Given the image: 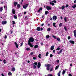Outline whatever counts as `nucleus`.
Masks as SVG:
<instances>
[{
    "label": "nucleus",
    "instance_id": "nucleus-1",
    "mask_svg": "<svg viewBox=\"0 0 76 76\" xmlns=\"http://www.w3.org/2000/svg\"><path fill=\"white\" fill-rule=\"evenodd\" d=\"M34 41V39L32 37H31L28 40V43L33 42Z\"/></svg>",
    "mask_w": 76,
    "mask_h": 76
},
{
    "label": "nucleus",
    "instance_id": "nucleus-2",
    "mask_svg": "<svg viewBox=\"0 0 76 76\" xmlns=\"http://www.w3.org/2000/svg\"><path fill=\"white\" fill-rule=\"evenodd\" d=\"M45 66L47 67L46 69L47 70H50V67L51 66V65L46 64H45Z\"/></svg>",
    "mask_w": 76,
    "mask_h": 76
},
{
    "label": "nucleus",
    "instance_id": "nucleus-3",
    "mask_svg": "<svg viewBox=\"0 0 76 76\" xmlns=\"http://www.w3.org/2000/svg\"><path fill=\"white\" fill-rule=\"evenodd\" d=\"M52 37L53 38H54V39H57V41H59V42H60V41L61 40H60V38H57V37L56 36H54V35H53Z\"/></svg>",
    "mask_w": 76,
    "mask_h": 76
},
{
    "label": "nucleus",
    "instance_id": "nucleus-4",
    "mask_svg": "<svg viewBox=\"0 0 76 76\" xmlns=\"http://www.w3.org/2000/svg\"><path fill=\"white\" fill-rule=\"evenodd\" d=\"M38 64V63L37 62H35L34 64L33 67L34 69H36L37 68V66H37V65Z\"/></svg>",
    "mask_w": 76,
    "mask_h": 76
},
{
    "label": "nucleus",
    "instance_id": "nucleus-5",
    "mask_svg": "<svg viewBox=\"0 0 76 76\" xmlns=\"http://www.w3.org/2000/svg\"><path fill=\"white\" fill-rule=\"evenodd\" d=\"M57 16L56 15H54L53 17V20H54L55 21V20H57Z\"/></svg>",
    "mask_w": 76,
    "mask_h": 76
},
{
    "label": "nucleus",
    "instance_id": "nucleus-6",
    "mask_svg": "<svg viewBox=\"0 0 76 76\" xmlns=\"http://www.w3.org/2000/svg\"><path fill=\"white\" fill-rule=\"evenodd\" d=\"M46 9L48 10H51V7L50 6H46Z\"/></svg>",
    "mask_w": 76,
    "mask_h": 76
},
{
    "label": "nucleus",
    "instance_id": "nucleus-7",
    "mask_svg": "<svg viewBox=\"0 0 76 76\" xmlns=\"http://www.w3.org/2000/svg\"><path fill=\"white\" fill-rule=\"evenodd\" d=\"M7 24V21H3L2 22V25H6Z\"/></svg>",
    "mask_w": 76,
    "mask_h": 76
},
{
    "label": "nucleus",
    "instance_id": "nucleus-8",
    "mask_svg": "<svg viewBox=\"0 0 76 76\" xmlns=\"http://www.w3.org/2000/svg\"><path fill=\"white\" fill-rule=\"evenodd\" d=\"M28 6V4H26V5H23V9H26V8L27 7V6Z\"/></svg>",
    "mask_w": 76,
    "mask_h": 76
},
{
    "label": "nucleus",
    "instance_id": "nucleus-9",
    "mask_svg": "<svg viewBox=\"0 0 76 76\" xmlns=\"http://www.w3.org/2000/svg\"><path fill=\"white\" fill-rule=\"evenodd\" d=\"M12 12L13 14H14V15H15V14L16 13V11H15V10L14 9H12Z\"/></svg>",
    "mask_w": 76,
    "mask_h": 76
},
{
    "label": "nucleus",
    "instance_id": "nucleus-10",
    "mask_svg": "<svg viewBox=\"0 0 76 76\" xmlns=\"http://www.w3.org/2000/svg\"><path fill=\"white\" fill-rule=\"evenodd\" d=\"M28 45H29L30 47H33V45H32V44L31 43L28 42Z\"/></svg>",
    "mask_w": 76,
    "mask_h": 76
},
{
    "label": "nucleus",
    "instance_id": "nucleus-11",
    "mask_svg": "<svg viewBox=\"0 0 76 76\" xmlns=\"http://www.w3.org/2000/svg\"><path fill=\"white\" fill-rule=\"evenodd\" d=\"M18 4V2H16V1L14 2V6L15 7H16V5H17V4Z\"/></svg>",
    "mask_w": 76,
    "mask_h": 76
},
{
    "label": "nucleus",
    "instance_id": "nucleus-12",
    "mask_svg": "<svg viewBox=\"0 0 76 76\" xmlns=\"http://www.w3.org/2000/svg\"><path fill=\"white\" fill-rule=\"evenodd\" d=\"M14 44L16 46V48H18V45L17 44V43L15 42Z\"/></svg>",
    "mask_w": 76,
    "mask_h": 76
},
{
    "label": "nucleus",
    "instance_id": "nucleus-13",
    "mask_svg": "<svg viewBox=\"0 0 76 76\" xmlns=\"http://www.w3.org/2000/svg\"><path fill=\"white\" fill-rule=\"evenodd\" d=\"M41 64L40 63V62H39L38 64L37 65V67H38V68L39 69L40 67V66H41Z\"/></svg>",
    "mask_w": 76,
    "mask_h": 76
},
{
    "label": "nucleus",
    "instance_id": "nucleus-14",
    "mask_svg": "<svg viewBox=\"0 0 76 76\" xmlns=\"http://www.w3.org/2000/svg\"><path fill=\"white\" fill-rule=\"evenodd\" d=\"M69 42H70V43H71V44H73L75 43V42L73 40H70L69 41Z\"/></svg>",
    "mask_w": 76,
    "mask_h": 76
},
{
    "label": "nucleus",
    "instance_id": "nucleus-15",
    "mask_svg": "<svg viewBox=\"0 0 76 76\" xmlns=\"http://www.w3.org/2000/svg\"><path fill=\"white\" fill-rule=\"evenodd\" d=\"M42 7H40L39 9V10H38V12H40L41 11H42Z\"/></svg>",
    "mask_w": 76,
    "mask_h": 76
},
{
    "label": "nucleus",
    "instance_id": "nucleus-16",
    "mask_svg": "<svg viewBox=\"0 0 76 76\" xmlns=\"http://www.w3.org/2000/svg\"><path fill=\"white\" fill-rule=\"evenodd\" d=\"M74 37H75L76 38V30L74 31Z\"/></svg>",
    "mask_w": 76,
    "mask_h": 76
},
{
    "label": "nucleus",
    "instance_id": "nucleus-17",
    "mask_svg": "<svg viewBox=\"0 0 76 76\" xmlns=\"http://www.w3.org/2000/svg\"><path fill=\"white\" fill-rule=\"evenodd\" d=\"M54 46H52L50 48V50H54Z\"/></svg>",
    "mask_w": 76,
    "mask_h": 76
},
{
    "label": "nucleus",
    "instance_id": "nucleus-18",
    "mask_svg": "<svg viewBox=\"0 0 76 76\" xmlns=\"http://www.w3.org/2000/svg\"><path fill=\"white\" fill-rule=\"evenodd\" d=\"M37 31H39L41 30V28L39 27H38L37 28Z\"/></svg>",
    "mask_w": 76,
    "mask_h": 76
},
{
    "label": "nucleus",
    "instance_id": "nucleus-19",
    "mask_svg": "<svg viewBox=\"0 0 76 76\" xmlns=\"http://www.w3.org/2000/svg\"><path fill=\"white\" fill-rule=\"evenodd\" d=\"M50 5H52V6H54L55 4L51 2H50Z\"/></svg>",
    "mask_w": 76,
    "mask_h": 76
},
{
    "label": "nucleus",
    "instance_id": "nucleus-20",
    "mask_svg": "<svg viewBox=\"0 0 76 76\" xmlns=\"http://www.w3.org/2000/svg\"><path fill=\"white\" fill-rule=\"evenodd\" d=\"M17 7H18V9H19V8H20V4H17Z\"/></svg>",
    "mask_w": 76,
    "mask_h": 76
},
{
    "label": "nucleus",
    "instance_id": "nucleus-21",
    "mask_svg": "<svg viewBox=\"0 0 76 76\" xmlns=\"http://www.w3.org/2000/svg\"><path fill=\"white\" fill-rule=\"evenodd\" d=\"M72 7L74 9H75V8L76 7V4L74 5L73 6H72Z\"/></svg>",
    "mask_w": 76,
    "mask_h": 76
},
{
    "label": "nucleus",
    "instance_id": "nucleus-22",
    "mask_svg": "<svg viewBox=\"0 0 76 76\" xmlns=\"http://www.w3.org/2000/svg\"><path fill=\"white\" fill-rule=\"evenodd\" d=\"M64 8H65V7L63 5L61 7L62 10H63L64 9Z\"/></svg>",
    "mask_w": 76,
    "mask_h": 76
},
{
    "label": "nucleus",
    "instance_id": "nucleus-23",
    "mask_svg": "<svg viewBox=\"0 0 76 76\" xmlns=\"http://www.w3.org/2000/svg\"><path fill=\"white\" fill-rule=\"evenodd\" d=\"M56 23H53V25L54 27H55V28H56Z\"/></svg>",
    "mask_w": 76,
    "mask_h": 76
},
{
    "label": "nucleus",
    "instance_id": "nucleus-24",
    "mask_svg": "<svg viewBox=\"0 0 76 76\" xmlns=\"http://www.w3.org/2000/svg\"><path fill=\"white\" fill-rule=\"evenodd\" d=\"M50 37V36L49 35H47L46 36V38L47 39H48Z\"/></svg>",
    "mask_w": 76,
    "mask_h": 76
},
{
    "label": "nucleus",
    "instance_id": "nucleus-25",
    "mask_svg": "<svg viewBox=\"0 0 76 76\" xmlns=\"http://www.w3.org/2000/svg\"><path fill=\"white\" fill-rule=\"evenodd\" d=\"M3 11V7H1L0 8V12H2Z\"/></svg>",
    "mask_w": 76,
    "mask_h": 76
},
{
    "label": "nucleus",
    "instance_id": "nucleus-26",
    "mask_svg": "<svg viewBox=\"0 0 76 76\" xmlns=\"http://www.w3.org/2000/svg\"><path fill=\"white\" fill-rule=\"evenodd\" d=\"M62 51H63V49H62L61 50H60L59 52L58 53V54H60V53H61V52H62Z\"/></svg>",
    "mask_w": 76,
    "mask_h": 76
},
{
    "label": "nucleus",
    "instance_id": "nucleus-27",
    "mask_svg": "<svg viewBox=\"0 0 76 76\" xmlns=\"http://www.w3.org/2000/svg\"><path fill=\"white\" fill-rule=\"evenodd\" d=\"M58 67H59V66L58 65L57 66H56L55 68V70H57L58 69Z\"/></svg>",
    "mask_w": 76,
    "mask_h": 76
},
{
    "label": "nucleus",
    "instance_id": "nucleus-28",
    "mask_svg": "<svg viewBox=\"0 0 76 76\" xmlns=\"http://www.w3.org/2000/svg\"><path fill=\"white\" fill-rule=\"evenodd\" d=\"M38 47V45H36L34 46V48H37Z\"/></svg>",
    "mask_w": 76,
    "mask_h": 76
},
{
    "label": "nucleus",
    "instance_id": "nucleus-29",
    "mask_svg": "<svg viewBox=\"0 0 76 76\" xmlns=\"http://www.w3.org/2000/svg\"><path fill=\"white\" fill-rule=\"evenodd\" d=\"M48 13H49V12L48 11H46L45 12V15H47Z\"/></svg>",
    "mask_w": 76,
    "mask_h": 76
},
{
    "label": "nucleus",
    "instance_id": "nucleus-30",
    "mask_svg": "<svg viewBox=\"0 0 76 76\" xmlns=\"http://www.w3.org/2000/svg\"><path fill=\"white\" fill-rule=\"evenodd\" d=\"M25 20H28V16H26L25 17Z\"/></svg>",
    "mask_w": 76,
    "mask_h": 76
},
{
    "label": "nucleus",
    "instance_id": "nucleus-31",
    "mask_svg": "<svg viewBox=\"0 0 76 76\" xmlns=\"http://www.w3.org/2000/svg\"><path fill=\"white\" fill-rule=\"evenodd\" d=\"M61 73V71H60L58 73V76H60V73Z\"/></svg>",
    "mask_w": 76,
    "mask_h": 76
},
{
    "label": "nucleus",
    "instance_id": "nucleus-32",
    "mask_svg": "<svg viewBox=\"0 0 76 76\" xmlns=\"http://www.w3.org/2000/svg\"><path fill=\"white\" fill-rule=\"evenodd\" d=\"M3 62L4 63V64H6V63H7V61H6V60L5 59L4 60Z\"/></svg>",
    "mask_w": 76,
    "mask_h": 76
},
{
    "label": "nucleus",
    "instance_id": "nucleus-33",
    "mask_svg": "<svg viewBox=\"0 0 76 76\" xmlns=\"http://www.w3.org/2000/svg\"><path fill=\"white\" fill-rule=\"evenodd\" d=\"M59 27H61V26H62V23H60L59 25Z\"/></svg>",
    "mask_w": 76,
    "mask_h": 76
},
{
    "label": "nucleus",
    "instance_id": "nucleus-34",
    "mask_svg": "<svg viewBox=\"0 0 76 76\" xmlns=\"http://www.w3.org/2000/svg\"><path fill=\"white\" fill-rule=\"evenodd\" d=\"M66 73V71L64 70H63L62 72V75H64Z\"/></svg>",
    "mask_w": 76,
    "mask_h": 76
},
{
    "label": "nucleus",
    "instance_id": "nucleus-35",
    "mask_svg": "<svg viewBox=\"0 0 76 76\" xmlns=\"http://www.w3.org/2000/svg\"><path fill=\"white\" fill-rule=\"evenodd\" d=\"M12 71H13V72H14L15 70V68L14 67L12 68Z\"/></svg>",
    "mask_w": 76,
    "mask_h": 76
},
{
    "label": "nucleus",
    "instance_id": "nucleus-36",
    "mask_svg": "<svg viewBox=\"0 0 76 76\" xmlns=\"http://www.w3.org/2000/svg\"><path fill=\"white\" fill-rule=\"evenodd\" d=\"M50 30H51V28H49L47 29L48 31H50Z\"/></svg>",
    "mask_w": 76,
    "mask_h": 76
},
{
    "label": "nucleus",
    "instance_id": "nucleus-37",
    "mask_svg": "<svg viewBox=\"0 0 76 76\" xmlns=\"http://www.w3.org/2000/svg\"><path fill=\"white\" fill-rule=\"evenodd\" d=\"M60 50V48L59 47H58L56 49V50H57L58 51H59Z\"/></svg>",
    "mask_w": 76,
    "mask_h": 76
},
{
    "label": "nucleus",
    "instance_id": "nucleus-38",
    "mask_svg": "<svg viewBox=\"0 0 76 76\" xmlns=\"http://www.w3.org/2000/svg\"><path fill=\"white\" fill-rule=\"evenodd\" d=\"M8 75L9 76H11V75H12V73L9 72L8 73Z\"/></svg>",
    "mask_w": 76,
    "mask_h": 76
},
{
    "label": "nucleus",
    "instance_id": "nucleus-39",
    "mask_svg": "<svg viewBox=\"0 0 76 76\" xmlns=\"http://www.w3.org/2000/svg\"><path fill=\"white\" fill-rule=\"evenodd\" d=\"M64 20L65 22H67V18L65 17L64 18Z\"/></svg>",
    "mask_w": 76,
    "mask_h": 76
},
{
    "label": "nucleus",
    "instance_id": "nucleus-40",
    "mask_svg": "<svg viewBox=\"0 0 76 76\" xmlns=\"http://www.w3.org/2000/svg\"><path fill=\"white\" fill-rule=\"evenodd\" d=\"M12 25H15V21H12Z\"/></svg>",
    "mask_w": 76,
    "mask_h": 76
},
{
    "label": "nucleus",
    "instance_id": "nucleus-41",
    "mask_svg": "<svg viewBox=\"0 0 76 76\" xmlns=\"http://www.w3.org/2000/svg\"><path fill=\"white\" fill-rule=\"evenodd\" d=\"M26 50L27 51H29V50H30V48H27L26 49Z\"/></svg>",
    "mask_w": 76,
    "mask_h": 76
},
{
    "label": "nucleus",
    "instance_id": "nucleus-42",
    "mask_svg": "<svg viewBox=\"0 0 76 76\" xmlns=\"http://www.w3.org/2000/svg\"><path fill=\"white\" fill-rule=\"evenodd\" d=\"M14 19H16L17 18V17L16 15H14Z\"/></svg>",
    "mask_w": 76,
    "mask_h": 76
},
{
    "label": "nucleus",
    "instance_id": "nucleus-43",
    "mask_svg": "<svg viewBox=\"0 0 76 76\" xmlns=\"http://www.w3.org/2000/svg\"><path fill=\"white\" fill-rule=\"evenodd\" d=\"M53 67H52L50 69V72H51V71H53Z\"/></svg>",
    "mask_w": 76,
    "mask_h": 76
},
{
    "label": "nucleus",
    "instance_id": "nucleus-44",
    "mask_svg": "<svg viewBox=\"0 0 76 76\" xmlns=\"http://www.w3.org/2000/svg\"><path fill=\"white\" fill-rule=\"evenodd\" d=\"M49 53L48 52H47L46 54V56H48V55Z\"/></svg>",
    "mask_w": 76,
    "mask_h": 76
},
{
    "label": "nucleus",
    "instance_id": "nucleus-45",
    "mask_svg": "<svg viewBox=\"0 0 76 76\" xmlns=\"http://www.w3.org/2000/svg\"><path fill=\"white\" fill-rule=\"evenodd\" d=\"M64 29L66 31H67V28H66V26L64 27Z\"/></svg>",
    "mask_w": 76,
    "mask_h": 76
},
{
    "label": "nucleus",
    "instance_id": "nucleus-46",
    "mask_svg": "<svg viewBox=\"0 0 76 76\" xmlns=\"http://www.w3.org/2000/svg\"><path fill=\"white\" fill-rule=\"evenodd\" d=\"M70 38H71V37L70 36L68 37V39H70Z\"/></svg>",
    "mask_w": 76,
    "mask_h": 76
},
{
    "label": "nucleus",
    "instance_id": "nucleus-47",
    "mask_svg": "<svg viewBox=\"0 0 76 76\" xmlns=\"http://www.w3.org/2000/svg\"><path fill=\"white\" fill-rule=\"evenodd\" d=\"M53 55L52 54H51L50 55V57H53Z\"/></svg>",
    "mask_w": 76,
    "mask_h": 76
},
{
    "label": "nucleus",
    "instance_id": "nucleus-48",
    "mask_svg": "<svg viewBox=\"0 0 76 76\" xmlns=\"http://www.w3.org/2000/svg\"><path fill=\"white\" fill-rule=\"evenodd\" d=\"M69 7V5H68V4H66L65 7L66 8H67V7Z\"/></svg>",
    "mask_w": 76,
    "mask_h": 76
},
{
    "label": "nucleus",
    "instance_id": "nucleus-49",
    "mask_svg": "<svg viewBox=\"0 0 76 76\" xmlns=\"http://www.w3.org/2000/svg\"><path fill=\"white\" fill-rule=\"evenodd\" d=\"M48 76H53V75H52V74H49L48 75Z\"/></svg>",
    "mask_w": 76,
    "mask_h": 76
},
{
    "label": "nucleus",
    "instance_id": "nucleus-50",
    "mask_svg": "<svg viewBox=\"0 0 76 76\" xmlns=\"http://www.w3.org/2000/svg\"><path fill=\"white\" fill-rule=\"evenodd\" d=\"M33 60H36V59H37V58H36V57H33Z\"/></svg>",
    "mask_w": 76,
    "mask_h": 76
},
{
    "label": "nucleus",
    "instance_id": "nucleus-51",
    "mask_svg": "<svg viewBox=\"0 0 76 76\" xmlns=\"http://www.w3.org/2000/svg\"><path fill=\"white\" fill-rule=\"evenodd\" d=\"M23 43H21V44H20V47H22V46L23 45Z\"/></svg>",
    "mask_w": 76,
    "mask_h": 76
},
{
    "label": "nucleus",
    "instance_id": "nucleus-52",
    "mask_svg": "<svg viewBox=\"0 0 76 76\" xmlns=\"http://www.w3.org/2000/svg\"><path fill=\"white\" fill-rule=\"evenodd\" d=\"M41 54H39L38 55V57H41Z\"/></svg>",
    "mask_w": 76,
    "mask_h": 76
},
{
    "label": "nucleus",
    "instance_id": "nucleus-53",
    "mask_svg": "<svg viewBox=\"0 0 76 76\" xmlns=\"http://www.w3.org/2000/svg\"><path fill=\"white\" fill-rule=\"evenodd\" d=\"M4 38H5V39H6V38H7V35H6L4 37Z\"/></svg>",
    "mask_w": 76,
    "mask_h": 76
},
{
    "label": "nucleus",
    "instance_id": "nucleus-54",
    "mask_svg": "<svg viewBox=\"0 0 76 76\" xmlns=\"http://www.w3.org/2000/svg\"><path fill=\"white\" fill-rule=\"evenodd\" d=\"M69 76H72V75L71 74H69L68 75Z\"/></svg>",
    "mask_w": 76,
    "mask_h": 76
},
{
    "label": "nucleus",
    "instance_id": "nucleus-55",
    "mask_svg": "<svg viewBox=\"0 0 76 76\" xmlns=\"http://www.w3.org/2000/svg\"><path fill=\"white\" fill-rule=\"evenodd\" d=\"M31 55H33L34 54V53L33 52H31L30 53Z\"/></svg>",
    "mask_w": 76,
    "mask_h": 76
},
{
    "label": "nucleus",
    "instance_id": "nucleus-56",
    "mask_svg": "<svg viewBox=\"0 0 76 76\" xmlns=\"http://www.w3.org/2000/svg\"><path fill=\"white\" fill-rule=\"evenodd\" d=\"M55 51H56V50H54L53 51V53H55Z\"/></svg>",
    "mask_w": 76,
    "mask_h": 76
},
{
    "label": "nucleus",
    "instance_id": "nucleus-57",
    "mask_svg": "<svg viewBox=\"0 0 76 76\" xmlns=\"http://www.w3.org/2000/svg\"><path fill=\"white\" fill-rule=\"evenodd\" d=\"M26 12H24V15H26Z\"/></svg>",
    "mask_w": 76,
    "mask_h": 76
},
{
    "label": "nucleus",
    "instance_id": "nucleus-58",
    "mask_svg": "<svg viewBox=\"0 0 76 76\" xmlns=\"http://www.w3.org/2000/svg\"><path fill=\"white\" fill-rule=\"evenodd\" d=\"M40 30L41 31H43V28H40Z\"/></svg>",
    "mask_w": 76,
    "mask_h": 76
},
{
    "label": "nucleus",
    "instance_id": "nucleus-59",
    "mask_svg": "<svg viewBox=\"0 0 76 76\" xmlns=\"http://www.w3.org/2000/svg\"><path fill=\"white\" fill-rule=\"evenodd\" d=\"M53 2L54 3H56V0H54Z\"/></svg>",
    "mask_w": 76,
    "mask_h": 76
},
{
    "label": "nucleus",
    "instance_id": "nucleus-60",
    "mask_svg": "<svg viewBox=\"0 0 76 76\" xmlns=\"http://www.w3.org/2000/svg\"><path fill=\"white\" fill-rule=\"evenodd\" d=\"M57 63H59V60H57Z\"/></svg>",
    "mask_w": 76,
    "mask_h": 76
},
{
    "label": "nucleus",
    "instance_id": "nucleus-61",
    "mask_svg": "<svg viewBox=\"0 0 76 76\" xmlns=\"http://www.w3.org/2000/svg\"><path fill=\"white\" fill-rule=\"evenodd\" d=\"M30 62V61H28L27 62L28 63H29V62Z\"/></svg>",
    "mask_w": 76,
    "mask_h": 76
},
{
    "label": "nucleus",
    "instance_id": "nucleus-62",
    "mask_svg": "<svg viewBox=\"0 0 76 76\" xmlns=\"http://www.w3.org/2000/svg\"><path fill=\"white\" fill-rule=\"evenodd\" d=\"M41 45H43V43H41Z\"/></svg>",
    "mask_w": 76,
    "mask_h": 76
},
{
    "label": "nucleus",
    "instance_id": "nucleus-63",
    "mask_svg": "<svg viewBox=\"0 0 76 76\" xmlns=\"http://www.w3.org/2000/svg\"><path fill=\"white\" fill-rule=\"evenodd\" d=\"M41 26H44V23H43V24H42Z\"/></svg>",
    "mask_w": 76,
    "mask_h": 76
},
{
    "label": "nucleus",
    "instance_id": "nucleus-64",
    "mask_svg": "<svg viewBox=\"0 0 76 76\" xmlns=\"http://www.w3.org/2000/svg\"><path fill=\"white\" fill-rule=\"evenodd\" d=\"M1 75L2 76H4V75H3V74H1Z\"/></svg>",
    "mask_w": 76,
    "mask_h": 76
}]
</instances>
